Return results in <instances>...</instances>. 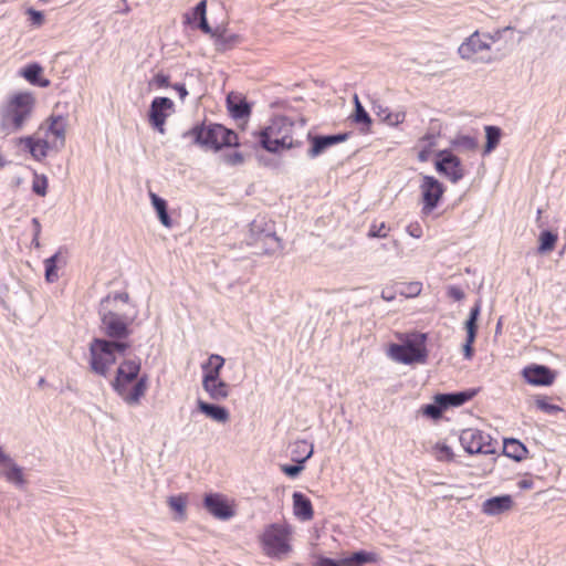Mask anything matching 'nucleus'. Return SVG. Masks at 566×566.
Here are the masks:
<instances>
[{"mask_svg":"<svg viewBox=\"0 0 566 566\" xmlns=\"http://www.w3.org/2000/svg\"><path fill=\"white\" fill-rule=\"evenodd\" d=\"M140 368L138 358L124 359L111 382L113 390L129 406L138 405L148 387V376L139 377Z\"/></svg>","mask_w":566,"mask_h":566,"instance_id":"1","label":"nucleus"},{"mask_svg":"<svg viewBox=\"0 0 566 566\" xmlns=\"http://www.w3.org/2000/svg\"><path fill=\"white\" fill-rule=\"evenodd\" d=\"M34 105L35 98L32 93L13 94L0 106V133L11 135L21 132L31 118Z\"/></svg>","mask_w":566,"mask_h":566,"instance_id":"2","label":"nucleus"},{"mask_svg":"<svg viewBox=\"0 0 566 566\" xmlns=\"http://www.w3.org/2000/svg\"><path fill=\"white\" fill-rule=\"evenodd\" d=\"M181 138H191L193 145L214 151H219L224 147L239 146L237 133L216 123L206 124V122H202L196 124L190 129L184 132Z\"/></svg>","mask_w":566,"mask_h":566,"instance_id":"3","label":"nucleus"},{"mask_svg":"<svg viewBox=\"0 0 566 566\" xmlns=\"http://www.w3.org/2000/svg\"><path fill=\"white\" fill-rule=\"evenodd\" d=\"M294 124L286 116L274 117L258 134L260 146L269 153L279 154L284 149L301 147L302 142L293 140Z\"/></svg>","mask_w":566,"mask_h":566,"instance_id":"4","label":"nucleus"},{"mask_svg":"<svg viewBox=\"0 0 566 566\" xmlns=\"http://www.w3.org/2000/svg\"><path fill=\"white\" fill-rule=\"evenodd\" d=\"M247 244L255 248L258 254H274L283 249L276 235L275 223L265 217L258 216L249 228Z\"/></svg>","mask_w":566,"mask_h":566,"instance_id":"5","label":"nucleus"},{"mask_svg":"<svg viewBox=\"0 0 566 566\" xmlns=\"http://www.w3.org/2000/svg\"><path fill=\"white\" fill-rule=\"evenodd\" d=\"M427 334L411 333L406 335L400 344H391L389 347L390 357L401 364H424L428 358Z\"/></svg>","mask_w":566,"mask_h":566,"instance_id":"6","label":"nucleus"},{"mask_svg":"<svg viewBox=\"0 0 566 566\" xmlns=\"http://www.w3.org/2000/svg\"><path fill=\"white\" fill-rule=\"evenodd\" d=\"M111 302V296L106 295L99 303L101 329L106 339L128 338L132 334L130 324L136 319L137 314L126 315L119 314L106 308V304Z\"/></svg>","mask_w":566,"mask_h":566,"instance_id":"7","label":"nucleus"},{"mask_svg":"<svg viewBox=\"0 0 566 566\" xmlns=\"http://www.w3.org/2000/svg\"><path fill=\"white\" fill-rule=\"evenodd\" d=\"M291 527L272 523L268 525L261 535L263 549L269 557H281L291 552L292 547L289 543Z\"/></svg>","mask_w":566,"mask_h":566,"instance_id":"8","label":"nucleus"},{"mask_svg":"<svg viewBox=\"0 0 566 566\" xmlns=\"http://www.w3.org/2000/svg\"><path fill=\"white\" fill-rule=\"evenodd\" d=\"M90 350V368L102 377H107L109 368L116 363V356L109 348L108 340L104 337H94L88 346Z\"/></svg>","mask_w":566,"mask_h":566,"instance_id":"9","label":"nucleus"},{"mask_svg":"<svg viewBox=\"0 0 566 566\" xmlns=\"http://www.w3.org/2000/svg\"><path fill=\"white\" fill-rule=\"evenodd\" d=\"M459 440L464 451L469 454H491L494 452L491 444V437L479 429H463Z\"/></svg>","mask_w":566,"mask_h":566,"instance_id":"10","label":"nucleus"},{"mask_svg":"<svg viewBox=\"0 0 566 566\" xmlns=\"http://www.w3.org/2000/svg\"><path fill=\"white\" fill-rule=\"evenodd\" d=\"M436 157V170L448 178L452 184L459 182L464 177L462 161L451 150H439Z\"/></svg>","mask_w":566,"mask_h":566,"instance_id":"11","label":"nucleus"},{"mask_svg":"<svg viewBox=\"0 0 566 566\" xmlns=\"http://www.w3.org/2000/svg\"><path fill=\"white\" fill-rule=\"evenodd\" d=\"M420 190L422 213L428 214L439 206L446 188L436 177L424 175L421 179Z\"/></svg>","mask_w":566,"mask_h":566,"instance_id":"12","label":"nucleus"},{"mask_svg":"<svg viewBox=\"0 0 566 566\" xmlns=\"http://www.w3.org/2000/svg\"><path fill=\"white\" fill-rule=\"evenodd\" d=\"M377 560L378 555L376 553L359 549L339 559L318 555L313 566H364Z\"/></svg>","mask_w":566,"mask_h":566,"instance_id":"13","label":"nucleus"},{"mask_svg":"<svg viewBox=\"0 0 566 566\" xmlns=\"http://www.w3.org/2000/svg\"><path fill=\"white\" fill-rule=\"evenodd\" d=\"M175 113L172 99L166 96L155 97L149 105L148 122L150 126L160 134H165L166 119Z\"/></svg>","mask_w":566,"mask_h":566,"instance_id":"14","label":"nucleus"},{"mask_svg":"<svg viewBox=\"0 0 566 566\" xmlns=\"http://www.w3.org/2000/svg\"><path fill=\"white\" fill-rule=\"evenodd\" d=\"M350 132H344L332 135H313L311 133L307 134V140L310 143V148L307 149V157L314 159L322 154H324L329 147L335 146L339 143L346 142Z\"/></svg>","mask_w":566,"mask_h":566,"instance_id":"15","label":"nucleus"},{"mask_svg":"<svg viewBox=\"0 0 566 566\" xmlns=\"http://www.w3.org/2000/svg\"><path fill=\"white\" fill-rule=\"evenodd\" d=\"M205 509L216 518L227 521L234 516L235 511L228 499L219 493H208L203 499Z\"/></svg>","mask_w":566,"mask_h":566,"instance_id":"16","label":"nucleus"},{"mask_svg":"<svg viewBox=\"0 0 566 566\" xmlns=\"http://www.w3.org/2000/svg\"><path fill=\"white\" fill-rule=\"evenodd\" d=\"M493 41L494 38L489 33L480 34L475 31L459 46L458 53L462 59L469 60L474 54L489 50Z\"/></svg>","mask_w":566,"mask_h":566,"instance_id":"17","label":"nucleus"},{"mask_svg":"<svg viewBox=\"0 0 566 566\" xmlns=\"http://www.w3.org/2000/svg\"><path fill=\"white\" fill-rule=\"evenodd\" d=\"M525 381L533 386H551L555 380V371L548 366L531 364L522 370Z\"/></svg>","mask_w":566,"mask_h":566,"instance_id":"18","label":"nucleus"},{"mask_svg":"<svg viewBox=\"0 0 566 566\" xmlns=\"http://www.w3.org/2000/svg\"><path fill=\"white\" fill-rule=\"evenodd\" d=\"M17 145H23L24 149L36 161H42L46 158L49 150L52 149V145L46 138L35 137L33 135L19 137Z\"/></svg>","mask_w":566,"mask_h":566,"instance_id":"19","label":"nucleus"},{"mask_svg":"<svg viewBox=\"0 0 566 566\" xmlns=\"http://www.w3.org/2000/svg\"><path fill=\"white\" fill-rule=\"evenodd\" d=\"M0 476L18 490H24L28 484L24 469L20 467L12 458L1 465Z\"/></svg>","mask_w":566,"mask_h":566,"instance_id":"20","label":"nucleus"},{"mask_svg":"<svg viewBox=\"0 0 566 566\" xmlns=\"http://www.w3.org/2000/svg\"><path fill=\"white\" fill-rule=\"evenodd\" d=\"M478 394V389L470 388L461 391H452L438 395V403L443 406L444 411L449 408L460 407L470 401Z\"/></svg>","mask_w":566,"mask_h":566,"instance_id":"21","label":"nucleus"},{"mask_svg":"<svg viewBox=\"0 0 566 566\" xmlns=\"http://www.w3.org/2000/svg\"><path fill=\"white\" fill-rule=\"evenodd\" d=\"M202 388L208 394L209 398L214 401L224 400L230 395V385L220 377L202 378Z\"/></svg>","mask_w":566,"mask_h":566,"instance_id":"22","label":"nucleus"},{"mask_svg":"<svg viewBox=\"0 0 566 566\" xmlns=\"http://www.w3.org/2000/svg\"><path fill=\"white\" fill-rule=\"evenodd\" d=\"M227 108L234 119H244L251 115V105L240 94L230 93L227 96Z\"/></svg>","mask_w":566,"mask_h":566,"instance_id":"23","label":"nucleus"},{"mask_svg":"<svg viewBox=\"0 0 566 566\" xmlns=\"http://www.w3.org/2000/svg\"><path fill=\"white\" fill-rule=\"evenodd\" d=\"M513 506V499L509 494L492 496L483 502L482 512L490 516L500 515Z\"/></svg>","mask_w":566,"mask_h":566,"instance_id":"24","label":"nucleus"},{"mask_svg":"<svg viewBox=\"0 0 566 566\" xmlns=\"http://www.w3.org/2000/svg\"><path fill=\"white\" fill-rule=\"evenodd\" d=\"M197 410L219 423H226L230 419V412L226 407L202 399L197 400Z\"/></svg>","mask_w":566,"mask_h":566,"instance_id":"25","label":"nucleus"},{"mask_svg":"<svg viewBox=\"0 0 566 566\" xmlns=\"http://www.w3.org/2000/svg\"><path fill=\"white\" fill-rule=\"evenodd\" d=\"M19 74L28 81L31 85L38 87H48L50 86V80L42 76L43 67L38 62H32L20 69Z\"/></svg>","mask_w":566,"mask_h":566,"instance_id":"26","label":"nucleus"},{"mask_svg":"<svg viewBox=\"0 0 566 566\" xmlns=\"http://www.w3.org/2000/svg\"><path fill=\"white\" fill-rule=\"evenodd\" d=\"M65 130L66 123L63 116H52L51 123L46 129V136L49 134L54 136V140L51 143L52 149L60 151L65 146Z\"/></svg>","mask_w":566,"mask_h":566,"instance_id":"27","label":"nucleus"},{"mask_svg":"<svg viewBox=\"0 0 566 566\" xmlns=\"http://www.w3.org/2000/svg\"><path fill=\"white\" fill-rule=\"evenodd\" d=\"M294 515L302 521H310L314 516V510L310 497L300 491L292 494Z\"/></svg>","mask_w":566,"mask_h":566,"instance_id":"28","label":"nucleus"},{"mask_svg":"<svg viewBox=\"0 0 566 566\" xmlns=\"http://www.w3.org/2000/svg\"><path fill=\"white\" fill-rule=\"evenodd\" d=\"M149 199L160 223L166 228H171L172 219L168 212L167 201L153 191H149Z\"/></svg>","mask_w":566,"mask_h":566,"instance_id":"29","label":"nucleus"},{"mask_svg":"<svg viewBox=\"0 0 566 566\" xmlns=\"http://www.w3.org/2000/svg\"><path fill=\"white\" fill-rule=\"evenodd\" d=\"M528 450L524 443L514 438L504 439L503 453L514 461H522L526 458Z\"/></svg>","mask_w":566,"mask_h":566,"instance_id":"30","label":"nucleus"},{"mask_svg":"<svg viewBox=\"0 0 566 566\" xmlns=\"http://www.w3.org/2000/svg\"><path fill=\"white\" fill-rule=\"evenodd\" d=\"M373 112L380 118L381 122L390 125L397 126L405 120L406 113L405 112H396L392 113L388 107L382 106L379 103H373Z\"/></svg>","mask_w":566,"mask_h":566,"instance_id":"31","label":"nucleus"},{"mask_svg":"<svg viewBox=\"0 0 566 566\" xmlns=\"http://www.w3.org/2000/svg\"><path fill=\"white\" fill-rule=\"evenodd\" d=\"M354 113L350 116L352 120L358 125H361L360 130L363 133L369 132L370 126L373 124V119L368 112L363 106V104L360 103L357 95L354 96Z\"/></svg>","mask_w":566,"mask_h":566,"instance_id":"32","label":"nucleus"},{"mask_svg":"<svg viewBox=\"0 0 566 566\" xmlns=\"http://www.w3.org/2000/svg\"><path fill=\"white\" fill-rule=\"evenodd\" d=\"M224 358L218 354H211L206 363L202 364V378L220 377L221 369L224 366Z\"/></svg>","mask_w":566,"mask_h":566,"instance_id":"33","label":"nucleus"},{"mask_svg":"<svg viewBox=\"0 0 566 566\" xmlns=\"http://www.w3.org/2000/svg\"><path fill=\"white\" fill-rule=\"evenodd\" d=\"M60 263H66V261L62 256L61 250H59L44 261L45 280L49 283H53L59 279L57 269Z\"/></svg>","mask_w":566,"mask_h":566,"instance_id":"34","label":"nucleus"},{"mask_svg":"<svg viewBox=\"0 0 566 566\" xmlns=\"http://www.w3.org/2000/svg\"><path fill=\"white\" fill-rule=\"evenodd\" d=\"M485 130V145L483 149V156L491 154L500 144L502 137V129L499 126L488 125L484 127Z\"/></svg>","mask_w":566,"mask_h":566,"instance_id":"35","label":"nucleus"},{"mask_svg":"<svg viewBox=\"0 0 566 566\" xmlns=\"http://www.w3.org/2000/svg\"><path fill=\"white\" fill-rule=\"evenodd\" d=\"M313 453L314 446L311 444L307 453L302 459L296 460L295 464H283L281 467L282 472L291 479L297 478L305 469L304 463L313 455Z\"/></svg>","mask_w":566,"mask_h":566,"instance_id":"36","label":"nucleus"},{"mask_svg":"<svg viewBox=\"0 0 566 566\" xmlns=\"http://www.w3.org/2000/svg\"><path fill=\"white\" fill-rule=\"evenodd\" d=\"M558 235L551 230H543L538 237L537 252L541 254L548 253L555 249Z\"/></svg>","mask_w":566,"mask_h":566,"instance_id":"37","label":"nucleus"},{"mask_svg":"<svg viewBox=\"0 0 566 566\" xmlns=\"http://www.w3.org/2000/svg\"><path fill=\"white\" fill-rule=\"evenodd\" d=\"M481 307H482L481 300H478L475 302V304L471 307L469 317L464 323V328H465L467 334L478 335V328H479L478 321H479V317L481 314Z\"/></svg>","mask_w":566,"mask_h":566,"instance_id":"38","label":"nucleus"},{"mask_svg":"<svg viewBox=\"0 0 566 566\" xmlns=\"http://www.w3.org/2000/svg\"><path fill=\"white\" fill-rule=\"evenodd\" d=\"M481 307H482L481 300H478L475 302V304L471 307L469 317L464 323V328H465L467 334L478 335V328H479L478 321H479V317L481 314Z\"/></svg>","mask_w":566,"mask_h":566,"instance_id":"39","label":"nucleus"},{"mask_svg":"<svg viewBox=\"0 0 566 566\" xmlns=\"http://www.w3.org/2000/svg\"><path fill=\"white\" fill-rule=\"evenodd\" d=\"M481 307H482L481 300H478L475 302V304L471 307L469 317L464 323V328H465L467 334L478 335V328H479L478 321H479V317L481 314Z\"/></svg>","mask_w":566,"mask_h":566,"instance_id":"40","label":"nucleus"},{"mask_svg":"<svg viewBox=\"0 0 566 566\" xmlns=\"http://www.w3.org/2000/svg\"><path fill=\"white\" fill-rule=\"evenodd\" d=\"M216 46L218 51H227L232 49L239 42V35L234 33H227V31H218L214 35Z\"/></svg>","mask_w":566,"mask_h":566,"instance_id":"41","label":"nucleus"},{"mask_svg":"<svg viewBox=\"0 0 566 566\" xmlns=\"http://www.w3.org/2000/svg\"><path fill=\"white\" fill-rule=\"evenodd\" d=\"M420 412L423 417H427L432 420L441 419L444 408L443 406L438 403V395L433 397V401L431 403H426L421 406Z\"/></svg>","mask_w":566,"mask_h":566,"instance_id":"42","label":"nucleus"},{"mask_svg":"<svg viewBox=\"0 0 566 566\" xmlns=\"http://www.w3.org/2000/svg\"><path fill=\"white\" fill-rule=\"evenodd\" d=\"M451 145L454 148L463 150H475L479 146L478 139L470 135H458L451 140Z\"/></svg>","mask_w":566,"mask_h":566,"instance_id":"43","label":"nucleus"},{"mask_svg":"<svg viewBox=\"0 0 566 566\" xmlns=\"http://www.w3.org/2000/svg\"><path fill=\"white\" fill-rule=\"evenodd\" d=\"M48 177L45 175H39L38 172L34 171L32 191L40 197H44L48 192Z\"/></svg>","mask_w":566,"mask_h":566,"instance_id":"44","label":"nucleus"},{"mask_svg":"<svg viewBox=\"0 0 566 566\" xmlns=\"http://www.w3.org/2000/svg\"><path fill=\"white\" fill-rule=\"evenodd\" d=\"M535 405L541 411L548 415H555L562 411V408L557 405L551 403L546 396H537Z\"/></svg>","mask_w":566,"mask_h":566,"instance_id":"45","label":"nucleus"},{"mask_svg":"<svg viewBox=\"0 0 566 566\" xmlns=\"http://www.w3.org/2000/svg\"><path fill=\"white\" fill-rule=\"evenodd\" d=\"M187 499L184 494L172 495L168 497L169 507L180 516L185 515Z\"/></svg>","mask_w":566,"mask_h":566,"instance_id":"46","label":"nucleus"},{"mask_svg":"<svg viewBox=\"0 0 566 566\" xmlns=\"http://www.w3.org/2000/svg\"><path fill=\"white\" fill-rule=\"evenodd\" d=\"M107 340L109 348L115 356L116 354L124 355L130 348V343L127 340V338H112Z\"/></svg>","mask_w":566,"mask_h":566,"instance_id":"47","label":"nucleus"},{"mask_svg":"<svg viewBox=\"0 0 566 566\" xmlns=\"http://www.w3.org/2000/svg\"><path fill=\"white\" fill-rule=\"evenodd\" d=\"M436 450H437V458L440 461L450 462L454 459V453H453L452 449L446 443H438L436 446Z\"/></svg>","mask_w":566,"mask_h":566,"instance_id":"48","label":"nucleus"},{"mask_svg":"<svg viewBox=\"0 0 566 566\" xmlns=\"http://www.w3.org/2000/svg\"><path fill=\"white\" fill-rule=\"evenodd\" d=\"M389 228L385 222L373 223L368 230L369 238H386Z\"/></svg>","mask_w":566,"mask_h":566,"instance_id":"49","label":"nucleus"},{"mask_svg":"<svg viewBox=\"0 0 566 566\" xmlns=\"http://www.w3.org/2000/svg\"><path fill=\"white\" fill-rule=\"evenodd\" d=\"M476 339V335L467 334L465 342L462 346L463 357L470 360L474 355L473 344Z\"/></svg>","mask_w":566,"mask_h":566,"instance_id":"50","label":"nucleus"},{"mask_svg":"<svg viewBox=\"0 0 566 566\" xmlns=\"http://www.w3.org/2000/svg\"><path fill=\"white\" fill-rule=\"evenodd\" d=\"M223 161L230 166H238L243 163V155L240 151H233L231 154H224L222 156Z\"/></svg>","mask_w":566,"mask_h":566,"instance_id":"51","label":"nucleus"},{"mask_svg":"<svg viewBox=\"0 0 566 566\" xmlns=\"http://www.w3.org/2000/svg\"><path fill=\"white\" fill-rule=\"evenodd\" d=\"M153 83L160 88H164V87L166 88V87L171 86L170 85V76L163 72H158L157 74H155V76L153 77Z\"/></svg>","mask_w":566,"mask_h":566,"instance_id":"52","label":"nucleus"},{"mask_svg":"<svg viewBox=\"0 0 566 566\" xmlns=\"http://www.w3.org/2000/svg\"><path fill=\"white\" fill-rule=\"evenodd\" d=\"M207 14V0L199 1L192 9V17L196 20H200Z\"/></svg>","mask_w":566,"mask_h":566,"instance_id":"53","label":"nucleus"},{"mask_svg":"<svg viewBox=\"0 0 566 566\" xmlns=\"http://www.w3.org/2000/svg\"><path fill=\"white\" fill-rule=\"evenodd\" d=\"M447 295L454 301H462L465 296L463 290L457 285H450L447 290Z\"/></svg>","mask_w":566,"mask_h":566,"instance_id":"54","label":"nucleus"},{"mask_svg":"<svg viewBox=\"0 0 566 566\" xmlns=\"http://www.w3.org/2000/svg\"><path fill=\"white\" fill-rule=\"evenodd\" d=\"M28 15L32 24L40 25L44 21L43 12L33 8L28 9Z\"/></svg>","mask_w":566,"mask_h":566,"instance_id":"55","label":"nucleus"},{"mask_svg":"<svg viewBox=\"0 0 566 566\" xmlns=\"http://www.w3.org/2000/svg\"><path fill=\"white\" fill-rule=\"evenodd\" d=\"M31 222H32V226H33L32 244L35 248H40L39 238H40V234H41V223H40L38 218H32Z\"/></svg>","mask_w":566,"mask_h":566,"instance_id":"56","label":"nucleus"},{"mask_svg":"<svg viewBox=\"0 0 566 566\" xmlns=\"http://www.w3.org/2000/svg\"><path fill=\"white\" fill-rule=\"evenodd\" d=\"M198 28L206 34H210L214 38V35L218 33V31H213L210 24L208 23L207 17L200 19L198 21Z\"/></svg>","mask_w":566,"mask_h":566,"instance_id":"57","label":"nucleus"},{"mask_svg":"<svg viewBox=\"0 0 566 566\" xmlns=\"http://www.w3.org/2000/svg\"><path fill=\"white\" fill-rule=\"evenodd\" d=\"M421 292V283L419 282H411L408 285V291H401V294H406L408 296H417Z\"/></svg>","mask_w":566,"mask_h":566,"instance_id":"58","label":"nucleus"},{"mask_svg":"<svg viewBox=\"0 0 566 566\" xmlns=\"http://www.w3.org/2000/svg\"><path fill=\"white\" fill-rule=\"evenodd\" d=\"M171 87L178 93L179 98L184 101L188 96L186 85L182 83H175Z\"/></svg>","mask_w":566,"mask_h":566,"instance_id":"59","label":"nucleus"},{"mask_svg":"<svg viewBox=\"0 0 566 566\" xmlns=\"http://www.w3.org/2000/svg\"><path fill=\"white\" fill-rule=\"evenodd\" d=\"M111 296V300L113 301H122L124 303H127L129 301V295L126 292H115L114 294H108Z\"/></svg>","mask_w":566,"mask_h":566,"instance_id":"60","label":"nucleus"},{"mask_svg":"<svg viewBox=\"0 0 566 566\" xmlns=\"http://www.w3.org/2000/svg\"><path fill=\"white\" fill-rule=\"evenodd\" d=\"M381 298L387 301V302L394 301L395 300V292H392L389 289H385V290L381 291Z\"/></svg>","mask_w":566,"mask_h":566,"instance_id":"61","label":"nucleus"},{"mask_svg":"<svg viewBox=\"0 0 566 566\" xmlns=\"http://www.w3.org/2000/svg\"><path fill=\"white\" fill-rule=\"evenodd\" d=\"M518 488L520 489H523V490H530L533 488V481L532 480H526V479H523L521 481H518Z\"/></svg>","mask_w":566,"mask_h":566,"instance_id":"62","label":"nucleus"},{"mask_svg":"<svg viewBox=\"0 0 566 566\" xmlns=\"http://www.w3.org/2000/svg\"><path fill=\"white\" fill-rule=\"evenodd\" d=\"M312 443H307V441L305 440H301V441H297L296 442V449L295 451H293V453L295 452H303L304 451V448L305 447H310Z\"/></svg>","mask_w":566,"mask_h":566,"instance_id":"63","label":"nucleus"},{"mask_svg":"<svg viewBox=\"0 0 566 566\" xmlns=\"http://www.w3.org/2000/svg\"><path fill=\"white\" fill-rule=\"evenodd\" d=\"M428 155H429V150L427 149H422L420 153H419V160L421 161H426L428 159Z\"/></svg>","mask_w":566,"mask_h":566,"instance_id":"64","label":"nucleus"}]
</instances>
